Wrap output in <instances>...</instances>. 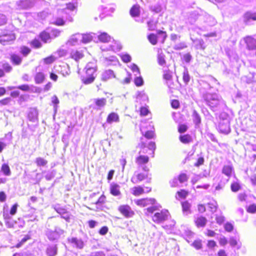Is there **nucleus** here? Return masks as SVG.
Listing matches in <instances>:
<instances>
[{
  "mask_svg": "<svg viewBox=\"0 0 256 256\" xmlns=\"http://www.w3.org/2000/svg\"><path fill=\"white\" fill-rule=\"evenodd\" d=\"M89 64H88L84 68L86 76L82 78V82L84 84H92L97 76V66L96 65L90 66Z\"/></svg>",
  "mask_w": 256,
  "mask_h": 256,
  "instance_id": "1",
  "label": "nucleus"
},
{
  "mask_svg": "<svg viewBox=\"0 0 256 256\" xmlns=\"http://www.w3.org/2000/svg\"><path fill=\"white\" fill-rule=\"evenodd\" d=\"M48 29L47 28L42 30L38 34L39 38L44 44L50 42L52 39L58 37L61 33V31L57 28L52 29L50 33L48 31Z\"/></svg>",
  "mask_w": 256,
  "mask_h": 256,
  "instance_id": "2",
  "label": "nucleus"
},
{
  "mask_svg": "<svg viewBox=\"0 0 256 256\" xmlns=\"http://www.w3.org/2000/svg\"><path fill=\"white\" fill-rule=\"evenodd\" d=\"M16 39V36L13 30L4 28L0 32V43L6 45L14 42Z\"/></svg>",
  "mask_w": 256,
  "mask_h": 256,
  "instance_id": "3",
  "label": "nucleus"
},
{
  "mask_svg": "<svg viewBox=\"0 0 256 256\" xmlns=\"http://www.w3.org/2000/svg\"><path fill=\"white\" fill-rule=\"evenodd\" d=\"M168 37L166 31L158 30L156 34L151 33L148 35L147 38L152 45H156L158 43V38L160 40L162 44H164Z\"/></svg>",
  "mask_w": 256,
  "mask_h": 256,
  "instance_id": "4",
  "label": "nucleus"
},
{
  "mask_svg": "<svg viewBox=\"0 0 256 256\" xmlns=\"http://www.w3.org/2000/svg\"><path fill=\"white\" fill-rule=\"evenodd\" d=\"M170 216V214L168 210L162 209L156 212L152 216V220L156 224H160L167 220Z\"/></svg>",
  "mask_w": 256,
  "mask_h": 256,
  "instance_id": "5",
  "label": "nucleus"
},
{
  "mask_svg": "<svg viewBox=\"0 0 256 256\" xmlns=\"http://www.w3.org/2000/svg\"><path fill=\"white\" fill-rule=\"evenodd\" d=\"M143 170L146 172H139L134 174L130 178V182L133 184H137L141 182H142L148 180V182H150L151 180V178H148V172L149 169L144 167Z\"/></svg>",
  "mask_w": 256,
  "mask_h": 256,
  "instance_id": "6",
  "label": "nucleus"
},
{
  "mask_svg": "<svg viewBox=\"0 0 256 256\" xmlns=\"http://www.w3.org/2000/svg\"><path fill=\"white\" fill-rule=\"evenodd\" d=\"M152 188L151 186L144 187L142 186H134L131 189V194L134 196H139L144 194L145 193L148 194L152 192Z\"/></svg>",
  "mask_w": 256,
  "mask_h": 256,
  "instance_id": "7",
  "label": "nucleus"
},
{
  "mask_svg": "<svg viewBox=\"0 0 256 256\" xmlns=\"http://www.w3.org/2000/svg\"><path fill=\"white\" fill-rule=\"evenodd\" d=\"M118 210L120 213L126 218H132L135 214L134 212L127 204L120 205Z\"/></svg>",
  "mask_w": 256,
  "mask_h": 256,
  "instance_id": "8",
  "label": "nucleus"
},
{
  "mask_svg": "<svg viewBox=\"0 0 256 256\" xmlns=\"http://www.w3.org/2000/svg\"><path fill=\"white\" fill-rule=\"evenodd\" d=\"M156 202V200L154 198H144L136 200L135 203L138 206L145 207L148 205H154Z\"/></svg>",
  "mask_w": 256,
  "mask_h": 256,
  "instance_id": "9",
  "label": "nucleus"
},
{
  "mask_svg": "<svg viewBox=\"0 0 256 256\" xmlns=\"http://www.w3.org/2000/svg\"><path fill=\"white\" fill-rule=\"evenodd\" d=\"M106 202V196L104 194H102L100 197L98 198V200L92 203V204H94L96 205V209L94 208H90V210H103L104 205Z\"/></svg>",
  "mask_w": 256,
  "mask_h": 256,
  "instance_id": "10",
  "label": "nucleus"
},
{
  "mask_svg": "<svg viewBox=\"0 0 256 256\" xmlns=\"http://www.w3.org/2000/svg\"><path fill=\"white\" fill-rule=\"evenodd\" d=\"M84 56V52L83 50H72L70 52V58L76 62H78L80 60L83 58Z\"/></svg>",
  "mask_w": 256,
  "mask_h": 256,
  "instance_id": "11",
  "label": "nucleus"
},
{
  "mask_svg": "<svg viewBox=\"0 0 256 256\" xmlns=\"http://www.w3.org/2000/svg\"><path fill=\"white\" fill-rule=\"evenodd\" d=\"M244 41L248 50H252L256 48V40L251 36H246L244 38Z\"/></svg>",
  "mask_w": 256,
  "mask_h": 256,
  "instance_id": "12",
  "label": "nucleus"
},
{
  "mask_svg": "<svg viewBox=\"0 0 256 256\" xmlns=\"http://www.w3.org/2000/svg\"><path fill=\"white\" fill-rule=\"evenodd\" d=\"M10 60L14 66H20L22 62V58L18 54L12 53L10 54Z\"/></svg>",
  "mask_w": 256,
  "mask_h": 256,
  "instance_id": "13",
  "label": "nucleus"
},
{
  "mask_svg": "<svg viewBox=\"0 0 256 256\" xmlns=\"http://www.w3.org/2000/svg\"><path fill=\"white\" fill-rule=\"evenodd\" d=\"M207 221L206 217L200 216L194 219V223L197 228H204L206 226Z\"/></svg>",
  "mask_w": 256,
  "mask_h": 256,
  "instance_id": "14",
  "label": "nucleus"
},
{
  "mask_svg": "<svg viewBox=\"0 0 256 256\" xmlns=\"http://www.w3.org/2000/svg\"><path fill=\"white\" fill-rule=\"evenodd\" d=\"M140 6L138 4H134L130 10V14L132 18L138 17L140 14Z\"/></svg>",
  "mask_w": 256,
  "mask_h": 256,
  "instance_id": "15",
  "label": "nucleus"
},
{
  "mask_svg": "<svg viewBox=\"0 0 256 256\" xmlns=\"http://www.w3.org/2000/svg\"><path fill=\"white\" fill-rule=\"evenodd\" d=\"M2 68H0V78L4 76L5 73H10L12 70V66L8 62H5L2 65Z\"/></svg>",
  "mask_w": 256,
  "mask_h": 256,
  "instance_id": "16",
  "label": "nucleus"
},
{
  "mask_svg": "<svg viewBox=\"0 0 256 256\" xmlns=\"http://www.w3.org/2000/svg\"><path fill=\"white\" fill-rule=\"evenodd\" d=\"M106 122L112 124V122H120V117L118 114L114 112L110 113L106 118Z\"/></svg>",
  "mask_w": 256,
  "mask_h": 256,
  "instance_id": "17",
  "label": "nucleus"
},
{
  "mask_svg": "<svg viewBox=\"0 0 256 256\" xmlns=\"http://www.w3.org/2000/svg\"><path fill=\"white\" fill-rule=\"evenodd\" d=\"M218 128L222 133L228 134L230 130L229 122L227 120L226 122H220Z\"/></svg>",
  "mask_w": 256,
  "mask_h": 256,
  "instance_id": "18",
  "label": "nucleus"
},
{
  "mask_svg": "<svg viewBox=\"0 0 256 256\" xmlns=\"http://www.w3.org/2000/svg\"><path fill=\"white\" fill-rule=\"evenodd\" d=\"M178 139L182 144H189L193 140L192 136L188 134L180 135Z\"/></svg>",
  "mask_w": 256,
  "mask_h": 256,
  "instance_id": "19",
  "label": "nucleus"
},
{
  "mask_svg": "<svg viewBox=\"0 0 256 256\" xmlns=\"http://www.w3.org/2000/svg\"><path fill=\"white\" fill-rule=\"evenodd\" d=\"M120 188V186L116 184H111L110 188V194L114 196H120L121 194Z\"/></svg>",
  "mask_w": 256,
  "mask_h": 256,
  "instance_id": "20",
  "label": "nucleus"
},
{
  "mask_svg": "<svg viewBox=\"0 0 256 256\" xmlns=\"http://www.w3.org/2000/svg\"><path fill=\"white\" fill-rule=\"evenodd\" d=\"M45 80V74L42 72H36L34 76V82L36 84H41L44 82Z\"/></svg>",
  "mask_w": 256,
  "mask_h": 256,
  "instance_id": "21",
  "label": "nucleus"
},
{
  "mask_svg": "<svg viewBox=\"0 0 256 256\" xmlns=\"http://www.w3.org/2000/svg\"><path fill=\"white\" fill-rule=\"evenodd\" d=\"M135 162L138 165L145 164L149 162V157L146 156L139 155L136 158Z\"/></svg>",
  "mask_w": 256,
  "mask_h": 256,
  "instance_id": "22",
  "label": "nucleus"
},
{
  "mask_svg": "<svg viewBox=\"0 0 256 256\" xmlns=\"http://www.w3.org/2000/svg\"><path fill=\"white\" fill-rule=\"evenodd\" d=\"M29 44L34 49H39L42 48V44L40 40L36 38L30 41L29 42Z\"/></svg>",
  "mask_w": 256,
  "mask_h": 256,
  "instance_id": "23",
  "label": "nucleus"
},
{
  "mask_svg": "<svg viewBox=\"0 0 256 256\" xmlns=\"http://www.w3.org/2000/svg\"><path fill=\"white\" fill-rule=\"evenodd\" d=\"M244 20L245 22H248L250 20H256V12H247L244 15Z\"/></svg>",
  "mask_w": 256,
  "mask_h": 256,
  "instance_id": "24",
  "label": "nucleus"
},
{
  "mask_svg": "<svg viewBox=\"0 0 256 256\" xmlns=\"http://www.w3.org/2000/svg\"><path fill=\"white\" fill-rule=\"evenodd\" d=\"M98 40L103 43H107L110 42L111 37L106 32H102L98 36Z\"/></svg>",
  "mask_w": 256,
  "mask_h": 256,
  "instance_id": "25",
  "label": "nucleus"
},
{
  "mask_svg": "<svg viewBox=\"0 0 256 256\" xmlns=\"http://www.w3.org/2000/svg\"><path fill=\"white\" fill-rule=\"evenodd\" d=\"M232 172L233 168L231 166H224L222 169V173L228 177L232 176Z\"/></svg>",
  "mask_w": 256,
  "mask_h": 256,
  "instance_id": "26",
  "label": "nucleus"
},
{
  "mask_svg": "<svg viewBox=\"0 0 256 256\" xmlns=\"http://www.w3.org/2000/svg\"><path fill=\"white\" fill-rule=\"evenodd\" d=\"M180 204L183 212H190L191 204L188 200L182 202Z\"/></svg>",
  "mask_w": 256,
  "mask_h": 256,
  "instance_id": "27",
  "label": "nucleus"
},
{
  "mask_svg": "<svg viewBox=\"0 0 256 256\" xmlns=\"http://www.w3.org/2000/svg\"><path fill=\"white\" fill-rule=\"evenodd\" d=\"M114 77V74L112 70H108L105 71L102 76V81H106Z\"/></svg>",
  "mask_w": 256,
  "mask_h": 256,
  "instance_id": "28",
  "label": "nucleus"
},
{
  "mask_svg": "<svg viewBox=\"0 0 256 256\" xmlns=\"http://www.w3.org/2000/svg\"><path fill=\"white\" fill-rule=\"evenodd\" d=\"M46 252L49 256H55L57 253V248L56 246H48L46 249Z\"/></svg>",
  "mask_w": 256,
  "mask_h": 256,
  "instance_id": "29",
  "label": "nucleus"
},
{
  "mask_svg": "<svg viewBox=\"0 0 256 256\" xmlns=\"http://www.w3.org/2000/svg\"><path fill=\"white\" fill-rule=\"evenodd\" d=\"M1 171L6 176H9L11 174L10 168L7 164H3L2 165Z\"/></svg>",
  "mask_w": 256,
  "mask_h": 256,
  "instance_id": "30",
  "label": "nucleus"
},
{
  "mask_svg": "<svg viewBox=\"0 0 256 256\" xmlns=\"http://www.w3.org/2000/svg\"><path fill=\"white\" fill-rule=\"evenodd\" d=\"M32 52L30 48L26 46H22L20 48V52L24 56H27Z\"/></svg>",
  "mask_w": 256,
  "mask_h": 256,
  "instance_id": "31",
  "label": "nucleus"
},
{
  "mask_svg": "<svg viewBox=\"0 0 256 256\" xmlns=\"http://www.w3.org/2000/svg\"><path fill=\"white\" fill-rule=\"evenodd\" d=\"M35 162L38 167L44 166L47 164L48 161L42 158L38 157L36 158Z\"/></svg>",
  "mask_w": 256,
  "mask_h": 256,
  "instance_id": "32",
  "label": "nucleus"
},
{
  "mask_svg": "<svg viewBox=\"0 0 256 256\" xmlns=\"http://www.w3.org/2000/svg\"><path fill=\"white\" fill-rule=\"evenodd\" d=\"M240 184L237 182H232L230 184V190L232 192H236L241 189Z\"/></svg>",
  "mask_w": 256,
  "mask_h": 256,
  "instance_id": "33",
  "label": "nucleus"
},
{
  "mask_svg": "<svg viewBox=\"0 0 256 256\" xmlns=\"http://www.w3.org/2000/svg\"><path fill=\"white\" fill-rule=\"evenodd\" d=\"M56 60V58L53 55H50L43 58V62L46 64H50Z\"/></svg>",
  "mask_w": 256,
  "mask_h": 256,
  "instance_id": "34",
  "label": "nucleus"
},
{
  "mask_svg": "<svg viewBox=\"0 0 256 256\" xmlns=\"http://www.w3.org/2000/svg\"><path fill=\"white\" fill-rule=\"evenodd\" d=\"M52 24L56 26H63L65 24V20L62 17H57Z\"/></svg>",
  "mask_w": 256,
  "mask_h": 256,
  "instance_id": "35",
  "label": "nucleus"
},
{
  "mask_svg": "<svg viewBox=\"0 0 256 256\" xmlns=\"http://www.w3.org/2000/svg\"><path fill=\"white\" fill-rule=\"evenodd\" d=\"M176 194L178 196V198L184 199L189 194V192L184 189H181L178 191Z\"/></svg>",
  "mask_w": 256,
  "mask_h": 256,
  "instance_id": "36",
  "label": "nucleus"
},
{
  "mask_svg": "<svg viewBox=\"0 0 256 256\" xmlns=\"http://www.w3.org/2000/svg\"><path fill=\"white\" fill-rule=\"evenodd\" d=\"M92 40V36L89 34H83L82 42L84 44L90 42Z\"/></svg>",
  "mask_w": 256,
  "mask_h": 256,
  "instance_id": "37",
  "label": "nucleus"
},
{
  "mask_svg": "<svg viewBox=\"0 0 256 256\" xmlns=\"http://www.w3.org/2000/svg\"><path fill=\"white\" fill-rule=\"evenodd\" d=\"M95 104L99 108L104 107L106 104V100L105 98H97L95 100Z\"/></svg>",
  "mask_w": 256,
  "mask_h": 256,
  "instance_id": "38",
  "label": "nucleus"
},
{
  "mask_svg": "<svg viewBox=\"0 0 256 256\" xmlns=\"http://www.w3.org/2000/svg\"><path fill=\"white\" fill-rule=\"evenodd\" d=\"M178 180L180 183H184L188 180V176L185 173H180L178 176Z\"/></svg>",
  "mask_w": 256,
  "mask_h": 256,
  "instance_id": "39",
  "label": "nucleus"
},
{
  "mask_svg": "<svg viewBox=\"0 0 256 256\" xmlns=\"http://www.w3.org/2000/svg\"><path fill=\"white\" fill-rule=\"evenodd\" d=\"M188 130V126L184 124H180L178 127V132L180 134H183L186 132Z\"/></svg>",
  "mask_w": 256,
  "mask_h": 256,
  "instance_id": "40",
  "label": "nucleus"
},
{
  "mask_svg": "<svg viewBox=\"0 0 256 256\" xmlns=\"http://www.w3.org/2000/svg\"><path fill=\"white\" fill-rule=\"evenodd\" d=\"M47 236L50 240H54L57 238L58 233L55 231H50L48 233Z\"/></svg>",
  "mask_w": 256,
  "mask_h": 256,
  "instance_id": "41",
  "label": "nucleus"
},
{
  "mask_svg": "<svg viewBox=\"0 0 256 256\" xmlns=\"http://www.w3.org/2000/svg\"><path fill=\"white\" fill-rule=\"evenodd\" d=\"M182 80L186 84H188L190 80V76L187 70L182 73Z\"/></svg>",
  "mask_w": 256,
  "mask_h": 256,
  "instance_id": "42",
  "label": "nucleus"
},
{
  "mask_svg": "<svg viewBox=\"0 0 256 256\" xmlns=\"http://www.w3.org/2000/svg\"><path fill=\"white\" fill-rule=\"evenodd\" d=\"M134 83L136 86H142L144 84V80L142 76H138L134 78Z\"/></svg>",
  "mask_w": 256,
  "mask_h": 256,
  "instance_id": "43",
  "label": "nucleus"
},
{
  "mask_svg": "<svg viewBox=\"0 0 256 256\" xmlns=\"http://www.w3.org/2000/svg\"><path fill=\"white\" fill-rule=\"evenodd\" d=\"M246 212L250 214H254L256 212V204H252L250 205L246 208Z\"/></svg>",
  "mask_w": 256,
  "mask_h": 256,
  "instance_id": "44",
  "label": "nucleus"
},
{
  "mask_svg": "<svg viewBox=\"0 0 256 256\" xmlns=\"http://www.w3.org/2000/svg\"><path fill=\"white\" fill-rule=\"evenodd\" d=\"M122 60L125 63L129 62L131 61V56L128 54H124L120 56Z\"/></svg>",
  "mask_w": 256,
  "mask_h": 256,
  "instance_id": "45",
  "label": "nucleus"
},
{
  "mask_svg": "<svg viewBox=\"0 0 256 256\" xmlns=\"http://www.w3.org/2000/svg\"><path fill=\"white\" fill-rule=\"evenodd\" d=\"M192 246L196 250H200L202 248V244L201 240H196L192 244Z\"/></svg>",
  "mask_w": 256,
  "mask_h": 256,
  "instance_id": "46",
  "label": "nucleus"
},
{
  "mask_svg": "<svg viewBox=\"0 0 256 256\" xmlns=\"http://www.w3.org/2000/svg\"><path fill=\"white\" fill-rule=\"evenodd\" d=\"M224 228L228 232H232L234 230V226L232 224L228 222L224 225Z\"/></svg>",
  "mask_w": 256,
  "mask_h": 256,
  "instance_id": "47",
  "label": "nucleus"
},
{
  "mask_svg": "<svg viewBox=\"0 0 256 256\" xmlns=\"http://www.w3.org/2000/svg\"><path fill=\"white\" fill-rule=\"evenodd\" d=\"M163 78L166 80H170L172 79V76L169 70L164 71Z\"/></svg>",
  "mask_w": 256,
  "mask_h": 256,
  "instance_id": "48",
  "label": "nucleus"
},
{
  "mask_svg": "<svg viewBox=\"0 0 256 256\" xmlns=\"http://www.w3.org/2000/svg\"><path fill=\"white\" fill-rule=\"evenodd\" d=\"M158 62L160 66H162L166 63L164 56L162 54H158Z\"/></svg>",
  "mask_w": 256,
  "mask_h": 256,
  "instance_id": "49",
  "label": "nucleus"
},
{
  "mask_svg": "<svg viewBox=\"0 0 256 256\" xmlns=\"http://www.w3.org/2000/svg\"><path fill=\"white\" fill-rule=\"evenodd\" d=\"M170 104L174 109H178L180 106V102L178 100H171Z\"/></svg>",
  "mask_w": 256,
  "mask_h": 256,
  "instance_id": "50",
  "label": "nucleus"
},
{
  "mask_svg": "<svg viewBox=\"0 0 256 256\" xmlns=\"http://www.w3.org/2000/svg\"><path fill=\"white\" fill-rule=\"evenodd\" d=\"M11 101V98L10 97L5 98L0 100V105L6 106L10 104Z\"/></svg>",
  "mask_w": 256,
  "mask_h": 256,
  "instance_id": "51",
  "label": "nucleus"
},
{
  "mask_svg": "<svg viewBox=\"0 0 256 256\" xmlns=\"http://www.w3.org/2000/svg\"><path fill=\"white\" fill-rule=\"evenodd\" d=\"M158 210V208L157 206H150V207L146 208V210L147 212V214H153L154 212Z\"/></svg>",
  "mask_w": 256,
  "mask_h": 256,
  "instance_id": "52",
  "label": "nucleus"
},
{
  "mask_svg": "<svg viewBox=\"0 0 256 256\" xmlns=\"http://www.w3.org/2000/svg\"><path fill=\"white\" fill-rule=\"evenodd\" d=\"M149 112V110L146 107H141L140 108V115L142 116L148 115Z\"/></svg>",
  "mask_w": 256,
  "mask_h": 256,
  "instance_id": "53",
  "label": "nucleus"
},
{
  "mask_svg": "<svg viewBox=\"0 0 256 256\" xmlns=\"http://www.w3.org/2000/svg\"><path fill=\"white\" fill-rule=\"evenodd\" d=\"M17 88L24 92H28L30 90V87L27 84H24L19 86L17 87Z\"/></svg>",
  "mask_w": 256,
  "mask_h": 256,
  "instance_id": "54",
  "label": "nucleus"
},
{
  "mask_svg": "<svg viewBox=\"0 0 256 256\" xmlns=\"http://www.w3.org/2000/svg\"><path fill=\"white\" fill-rule=\"evenodd\" d=\"M204 158L202 156H200L198 158L196 162L194 164L196 167H199L200 166L204 164Z\"/></svg>",
  "mask_w": 256,
  "mask_h": 256,
  "instance_id": "55",
  "label": "nucleus"
},
{
  "mask_svg": "<svg viewBox=\"0 0 256 256\" xmlns=\"http://www.w3.org/2000/svg\"><path fill=\"white\" fill-rule=\"evenodd\" d=\"M76 5L72 2H68L66 4V8L70 11H73L76 8Z\"/></svg>",
  "mask_w": 256,
  "mask_h": 256,
  "instance_id": "56",
  "label": "nucleus"
},
{
  "mask_svg": "<svg viewBox=\"0 0 256 256\" xmlns=\"http://www.w3.org/2000/svg\"><path fill=\"white\" fill-rule=\"evenodd\" d=\"M216 246V242L214 240H208L207 242V246L210 249L214 248Z\"/></svg>",
  "mask_w": 256,
  "mask_h": 256,
  "instance_id": "57",
  "label": "nucleus"
},
{
  "mask_svg": "<svg viewBox=\"0 0 256 256\" xmlns=\"http://www.w3.org/2000/svg\"><path fill=\"white\" fill-rule=\"evenodd\" d=\"M7 22V19L5 15L0 14V26L5 24Z\"/></svg>",
  "mask_w": 256,
  "mask_h": 256,
  "instance_id": "58",
  "label": "nucleus"
},
{
  "mask_svg": "<svg viewBox=\"0 0 256 256\" xmlns=\"http://www.w3.org/2000/svg\"><path fill=\"white\" fill-rule=\"evenodd\" d=\"M108 228L106 226H104L100 229L98 232L100 235L104 236L108 233Z\"/></svg>",
  "mask_w": 256,
  "mask_h": 256,
  "instance_id": "59",
  "label": "nucleus"
},
{
  "mask_svg": "<svg viewBox=\"0 0 256 256\" xmlns=\"http://www.w3.org/2000/svg\"><path fill=\"white\" fill-rule=\"evenodd\" d=\"M216 222L219 224H223L225 220V218L224 216H218L216 218Z\"/></svg>",
  "mask_w": 256,
  "mask_h": 256,
  "instance_id": "60",
  "label": "nucleus"
},
{
  "mask_svg": "<svg viewBox=\"0 0 256 256\" xmlns=\"http://www.w3.org/2000/svg\"><path fill=\"white\" fill-rule=\"evenodd\" d=\"M198 211L200 213H204L206 211V208L204 204H198Z\"/></svg>",
  "mask_w": 256,
  "mask_h": 256,
  "instance_id": "61",
  "label": "nucleus"
},
{
  "mask_svg": "<svg viewBox=\"0 0 256 256\" xmlns=\"http://www.w3.org/2000/svg\"><path fill=\"white\" fill-rule=\"evenodd\" d=\"M18 206V204H15L12 206L10 212L11 215H14L16 213Z\"/></svg>",
  "mask_w": 256,
  "mask_h": 256,
  "instance_id": "62",
  "label": "nucleus"
},
{
  "mask_svg": "<svg viewBox=\"0 0 256 256\" xmlns=\"http://www.w3.org/2000/svg\"><path fill=\"white\" fill-rule=\"evenodd\" d=\"M144 136L148 139L152 138L154 137V132L153 131L148 130L145 132Z\"/></svg>",
  "mask_w": 256,
  "mask_h": 256,
  "instance_id": "63",
  "label": "nucleus"
},
{
  "mask_svg": "<svg viewBox=\"0 0 256 256\" xmlns=\"http://www.w3.org/2000/svg\"><path fill=\"white\" fill-rule=\"evenodd\" d=\"M130 69L133 72H136L138 74H140V70L138 66L134 64H132L130 66Z\"/></svg>",
  "mask_w": 256,
  "mask_h": 256,
  "instance_id": "64",
  "label": "nucleus"
}]
</instances>
